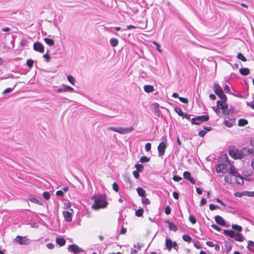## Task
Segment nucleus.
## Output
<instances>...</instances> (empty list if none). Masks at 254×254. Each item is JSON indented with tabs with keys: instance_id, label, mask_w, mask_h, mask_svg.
I'll list each match as a JSON object with an SVG mask.
<instances>
[{
	"instance_id": "obj_1",
	"label": "nucleus",
	"mask_w": 254,
	"mask_h": 254,
	"mask_svg": "<svg viewBox=\"0 0 254 254\" xmlns=\"http://www.w3.org/2000/svg\"><path fill=\"white\" fill-rule=\"evenodd\" d=\"M91 199L94 200L92 208L94 210L106 208L108 205L106 195L97 194L91 196Z\"/></svg>"
},
{
	"instance_id": "obj_2",
	"label": "nucleus",
	"mask_w": 254,
	"mask_h": 254,
	"mask_svg": "<svg viewBox=\"0 0 254 254\" xmlns=\"http://www.w3.org/2000/svg\"><path fill=\"white\" fill-rule=\"evenodd\" d=\"M0 44L5 50H9L14 47V38L11 34H1Z\"/></svg>"
},
{
	"instance_id": "obj_3",
	"label": "nucleus",
	"mask_w": 254,
	"mask_h": 254,
	"mask_svg": "<svg viewBox=\"0 0 254 254\" xmlns=\"http://www.w3.org/2000/svg\"><path fill=\"white\" fill-rule=\"evenodd\" d=\"M219 164L216 166L217 173L220 172L225 174L228 172L227 166L230 164V161L226 154L222 155L218 160Z\"/></svg>"
},
{
	"instance_id": "obj_4",
	"label": "nucleus",
	"mask_w": 254,
	"mask_h": 254,
	"mask_svg": "<svg viewBox=\"0 0 254 254\" xmlns=\"http://www.w3.org/2000/svg\"><path fill=\"white\" fill-rule=\"evenodd\" d=\"M134 129V128L133 127H129L123 128V127H107V130H112L117 132H118L121 134H124L128 133Z\"/></svg>"
},
{
	"instance_id": "obj_5",
	"label": "nucleus",
	"mask_w": 254,
	"mask_h": 254,
	"mask_svg": "<svg viewBox=\"0 0 254 254\" xmlns=\"http://www.w3.org/2000/svg\"><path fill=\"white\" fill-rule=\"evenodd\" d=\"M229 173L232 176L235 177L236 178H239L241 180V182H239L237 179H236V183L237 184H240L242 185H244V179L246 180H248L246 178H245L243 176L241 175L240 173L238 172L236 168L234 166H231L230 167Z\"/></svg>"
},
{
	"instance_id": "obj_6",
	"label": "nucleus",
	"mask_w": 254,
	"mask_h": 254,
	"mask_svg": "<svg viewBox=\"0 0 254 254\" xmlns=\"http://www.w3.org/2000/svg\"><path fill=\"white\" fill-rule=\"evenodd\" d=\"M229 154L234 159H242L241 149L236 148L234 146H232L229 148Z\"/></svg>"
},
{
	"instance_id": "obj_7",
	"label": "nucleus",
	"mask_w": 254,
	"mask_h": 254,
	"mask_svg": "<svg viewBox=\"0 0 254 254\" xmlns=\"http://www.w3.org/2000/svg\"><path fill=\"white\" fill-rule=\"evenodd\" d=\"M213 88L215 93L219 97L220 99L225 100L226 99H227V97L224 94L223 89L218 84L214 83Z\"/></svg>"
},
{
	"instance_id": "obj_8",
	"label": "nucleus",
	"mask_w": 254,
	"mask_h": 254,
	"mask_svg": "<svg viewBox=\"0 0 254 254\" xmlns=\"http://www.w3.org/2000/svg\"><path fill=\"white\" fill-rule=\"evenodd\" d=\"M68 251L74 254H78L79 253L84 252V250L80 247H79L76 244H71L68 246Z\"/></svg>"
},
{
	"instance_id": "obj_9",
	"label": "nucleus",
	"mask_w": 254,
	"mask_h": 254,
	"mask_svg": "<svg viewBox=\"0 0 254 254\" xmlns=\"http://www.w3.org/2000/svg\"><path fill=\"white\" fill-rule=\"evenodd\" d=\"M167 146L166 143L164 141H162L159 143L157 147L158 156L159 157H161L164 155Z\"/></svg>"
},
{
	"instance_id": "obj_10",
	"label": "nucleus",
	"mask_w": 254,
	"mask_h": 254,
	"mask_svg": "<svg viewBox=\"0 0 254 254\" xmlns=\"http://www.w3.org/2000/svg\"><path fill=\"white\" fill-rule=\"evenodd\" d=\"M57 92L58 93H61L63 92H74V89L68 85L63 84L61 86L60 88H59L57 90Z\"/></svg>"
},
{
	"instance_id": "obj_11",
	"label": "nucleus",
	"mask_w": 254,
	"mask_h": 254,
	"mask_svg": "<svg viewBox=\"0 0 254 254\" xmlns=\"http://www.w3.org/2000/svg\"><path fill=\"white\" fill-rule=\"evenodd\" d=\"M33 48L34 50L39 53H43L44 52V47L43 44L39 42H35L33 45Z\"/></svg>"
},
{
	"instance_id": "obj_12",
	"label": "nucleus",
	"mask_w": 254,
	"mask_h": 254,
	"mask_svg": "<svg viewBox=\"0 0 254 254\" xmlns=\"http://www.w3.org/2000/svg\"><path fill=\"white\" fill-rule=\"evenodd\" d=\"M15 240L20 245H28L30 242V240L27 239L26 237L20 236H17L15 238Z\"/></svg>"
},
{
	"instance_id": "obj_13",
	"label": "nucleus",
	"mask_w": 254,
	"mask_h": 254,
	"mask_svg": "<svg viewBox=\"0 0 254 254\" xmlns=\"http://www.w3.org/2000/svg\"><path fill=\"white\" fill-rule=\"evenodd\" d=\"M217 224L224 227H229L230 225L226 223L225 220L220 215H216L214 217Z\"/></svg>"
},
{
	"instance_id": "obj_14",
	"label": "nucleus",
	"mask_w": 254,
	"mask_h": 254,
	"mask_svg": "<svg viewBox=\"0 0 254 254\" xmlns=\"http://www.w3.org/2000/svg\"><path fill=\"white\" fill-rule=\"evenodd\" d=\"M227 99H221V100H219L217 101L216 104L219 107V108L222 110H224V109H227L228 108V104L227 103Z\"/></svg>"
},
{
	"instance_id": "obj_15",
	"label": "nucleus",
	"mask_w": 254,
	"mask_h": 254,
	"mask_svg": "<svg viewBox=\"0 0 254 254\" xmlns=\"http://www.w3.org/2000/svg\"><path fill=\"white\" fill-rule=\"evenodd\" d=\"M183 177L185 179L189 181L191 184H195L196 183L195 179L191 177V174L190 172H184L183 173Z\"/></svg>"
},
{
	"instance_id": "obj_16",
	"label": "nucleus",
	"mask_w": 254,
	"mask_h": 254,
	"mask_svg": "<svg viewBox=\"0 0 254 254\" xmlns=\"http://www.w3.org/2000/svg\"><path fill=\"white\" fill-rule=\"evenodd\" d=\"M209 119V116L208 115H204L201 116H198L196 117V120L197 123H198V125L203 122L208 121Z\"/></svg>"
},
{
	"instance_id": "obj_17",
	"label": "nucleus",
	"mask_w": 254,
	"mask_h": 254,
	"mask_svg": "<svg viewBox=\"0 0 254 254\" xmlns=\"http://www.w3.org/2000/svg\"><path fill=\"white\" fill-rule=\"evenodd\" d=\"M63 215L66 221L70 222L72 221V214L68 211H64Z\"/></svg>"
},
{
	"instance_id": "obj_18",
	"label": "nucleus",
	"mask_w": 254,
	"mask_h": 254,
	"mask_svg": "<svg viewBox=\"0 0 254 254\" xmlns=\"http://www.w3.org/2000/svg\"><path fill=\"white\" fill-rule=\"evenodd\" d=\"M223 234L231 238H234L235 237V232L233 230L225 229L223 230Z\"/></svg>"
},
{
	"instance_id": "obj_19",
	"label": "nucleus",
	"mask_w": 254,
	"mask_h": 254,
	"mask_svg": "<svg viewBox=\"0 0 254 254\" xmlns=\"http://www.w3.org/2000/svg\"><path fill=\"white\" fill-rule=\"evenodd\" d=\"M123 180L129 188H132V183L128 175L124 176Z\"/></svg>"
},
{
	"instance_id": "obj_20",
	"label": "nucleus",
	"mask_w": 254,
	"mask_h": 254,
	"mask_svg": "<svg viewBox=\"0 0 254 254\" xmlns=\"http://www.w3.org/2000/svg\"><path fill=\"white\" fill-rule=\"evenodd\" d=\"M56 244L60 247H63L65 244V240L62 237H57L56 239Z\"/></svg>"
},
{
	"instance_id": "obj_21",
	"label": "nucleus",
	"mask_w": 254,
	"mask_h": 254,
	"mask_svg": "<svg viewBox=\"0 0 254 254\" xmlns=\"http://www.w3.org/2000/svg\"><path fill=\"white\" fill-rule=\"evenodd\" d=\"M224 124L226 127H233L235 124V119L229 118L228 120H225Z\"/></svg>"
},
{
	"instance_id": "obj_22",
	"label": "nucleus",
	"mask_w": 254,
	"mask_h": 254,
	"mask_svg": "<svg viewBox=\"0 0 254 254\" xmlns=\"http://www.w3.org/2000/svg\"><path fill=\"white\" fill-rule=\"evenodd\" d=\"M166 223H168V227L170 230L176 232L178 230L177 226L173 223L170 222L169 220L165 221Z\"/></svg>"
},
{
	"instance_id": "obj_23",
	"label": "nucleus",
	"mask_w": 254,
	"mask_h": 254,
	"mask_svg": "<svg viewBox=\"0 0 254 254\" xmlns=\"http://www.w3.org/2000/svg\"><path fill=\"white\" fill-rule=\"evenodd\" d=\"M234 240L236 241L242 242H243L245 240V238L244 236L240 233H235V237L234 238Z\"/></svg>"
},
{
	"instance_id": "obj_24",
	"label": "nucleus",
	"mask_w": 254,
	"mask_h": 254,
	"mask_svg": "<svg viewBox=\"0 0 254 254\" xmlns=\"http://www.w3.org/2000/svg\"><path fill=\"white\" fill-rule=\"evenodd\" d=\"M136 191L139 196L143 197L146 196L145 190L141 187H138L136 189Z\"/></svg>"
},
{
	"instance_id": "obj_25",
	"label": "nucleus",
	"mask_w": 254,
	"mask_h": 254,
	"mask_svg": "<svg viewBox=\"0 0 254 254\" xmlns=\"http://www.w3.org/2000/svg\"><path fill=\"white\" fill-rule=\"evenodd\" d=\"M143 89L144 91L148 93L153 92L155 90L153 86L151 85H144L143 87Z\"/></svg>"
},
{
	"instance_id": "obj_26",
	"label": "nucleus",
	"mask_w": 254,
	"mask_h": 254,
	"mask_svg": "<svg viewBox=\"0 0 254 254\" xmlns=\"http://www.w3.org/2000/svg\"><path fill=\"white\" fill-rule=\"evenodd\" d=\"M173 242L170 239H166L165 241L166 248L169 251H171L172 249Z\"/></svg>"
},
{
	"instance_id": "obj_27",
	"label": "nucleus",
	"mask_w": 254,
	"mask_h": 254,
	"mask_svg": "<svg viewBox=\"0 0 254 254\" xmlns=\"http://www.w3.org/2000/svg\"><path fill=\"white\" fill-rule=\"evenodd\" d=\"M239 72L242 75L246 76L249 74L250 70L248 68L243 67L240 69Z\"/></svg>"
},
{
	"instance_id": "obj_28",
	"label": "nucleus",
	"mask_w": 254,
	"mask_h": 254,
	"mask_svg": "<svg viewBox=\"0 0 254 254\" xmlns=\"http://www.w3.org/2000/svg\"><path fill=\"white\" fill-rule=\"evenodd\" d=\"M110 45L113 47H116L118 46L119 44V41L117 38H112L110 40Z\"/></svg>"
},
{
	"instance_id": "obj_29",
	"label": "nucleus",
	"mask_w": 254,
	"mask_h": 254,
	"mask_svg": "<svg viewBox=\"0 0 254 254\" xmlns=\"http://www.w3.org/2000/svg\"><path fill=\"white\" fill-rule=\"evenodd\" d=\"M248 124V121L245 119H240L238 121V125L239 127H244Z\"/></svg>"
},
{
	"instance_id": "obj_30",
	"label": "nucleus",
	"mask_w": 254,
	"mask_h": 254,
	"mask_svg": "<svg viewBox=\"0 0 254 254\" xmlns=\"http://www.w3.org/2000/svg\"><path fill=\"white\" fill-rule=\"evenodd\" d=\"M232 228L234 231H236L237 233H240L243 230L242 227L237 224H232Z\"/></svg>"
},
{
	"instance_id": "obj_31",
	"label": "nucleus",
	"mask_w": 254,
	"mask_h": 254,
	"mask_svg": "<svg viewBox=\"0 0 254 254\" xmlns=\"http://www.w3.org/2000/svg\"><path fill=\"white\" fill-rule=\"evenodd\" d=\"M45 42L48 45L50 46H53L54 45L55 41L53 39L49 38H45L44 39Z\"/></svg>"
},
{
	"instance_id": "obj_32",
	"label": "nucleus",
	"mask_w": 254,
	"mask_h": 254,
	"mask_svg": "<svg viewBox=\"0 0 254 254\" xmlns=\"http://www.w3.org/2000/svg\"><path fill=\"white\" fill-rule=\"evenodd\" d=\"M247 191H246V190L243 191H242V192L237 191V192H235L234 193V195L236 197H241L243 195L247 196Z\"/></svg>"
},
{
	"instance_id": "obj_33",
	"label": "nucleus",
	"mask_w": 254,
	"mask_h": 254,
	"mask_svg": "<svg viewBox=\"0 0 254 254\" xmlns=\"http://www.w3.org/2000/svg\"><path fill=\"white\" fill-rule=\"evenodd\" d=\"M169 9H170V11L173 15H176V16L179 15V14H180L179 11L178 10H177L175 7H174L173 6H171L169 8Z\"/></svg>"
},
{
	"instance_id": "obj_34",
	"label": "nucleus",
	"mask_w": 254,
	"mask_h": 254,
	"mask_svg": "<svg viewBox=\"0 0 254 254\" xmlns=\"http://www.w3.org/2000/svg\"><path fill=\"white\" fill-rule=\"evenodd\" d=\"M49 52L50 50L47 49L46 53L43 56V57L45 61L47 63L49 62L51 59V58L49 54Z\"/></svg>"
},
{
	"instance_id": "obj_35",
	"label": "nucleus",
	"mask_w": 254,
	"mask_h": 254,
	"mask_svg": "<svg viewBox=\"0 0 254 254\" xmlns=\"http://www.w3.org/2000/svg\"><path fill=\"white\" fill-rule=\"evenodd\" d=\"M182 238L184 241L187 242L188 243H190L192 240L191 237L188 234L183 235L182 236Z\"/></svg>"
},
{
	"instance_id": "obj_36",
	"label": "nucleus",
	"mask_w": 254,
	"mask_h": 254,
	"mask_svg": "<svg viewBox=\"0 0 254 254\" xmlns=\"http://www.w3.org/2000/svg\"><path fill=\"white\" fill-rule=\"evenodd\" d=\"M135 167L136 168V171H137L140 172H142L144 170V166L141 164L137 163L135 165Z\"/></svg>"
},
{
	"instance_id": "obj_37",
	"label": "nucleus",
	"mask_w": 254,
	"mask_h": 254,
	"mask_svg": "<svg viewBox=\"0 0 254 254\" xmlns=\"http://www.w3.org/2000/svg\"><path fill=\"white\" fill-rule=\"evenodd\" d=\"M143 209L140 208L136 210L135 214L137 217H142L143 214Z\"/></svg>"
},
{
	"instance_id": "obj_38",
	"label": "nucleus",
	"mask_w": 254,
	"mask_h": 254,
	"mask_svg": "<svg viewBox=\"0 0 254 254\" xmlns=\"http://www.w3.org/2000/svg\"><path fill=\"white\" fill-rule=\"evenodd\" d=\"M150 160V157H148L146 156H142L140 157L139 161L142 163H144L149 162Z\"/></svg>"
},
{
	"instance_id": "obj_39",
	"label": "nucleus",
	"mask_w": 254,
	"mask_h": 254,
	"mask_svg": "<svg viewBox=\"0 0 254 254\" xmlns=\"http://www.w3.org/2000/svg\"><path fill=\"white\" fill-rule=\"evenodd\" d=\"M247 148L244 147L241 149V154H242V159H243L245 156H249L248 152L247 151Z\"/></svg>"
},
{
	"instance_id": "obj_40",
	"label": "nucleus",
	"mask_w": 254,
	"mask_h": 254,
	"mask_svg": "<svg viewBox=\"0 0 254 254\" xmlns=\"http://www.w3.org/2000/svg\"><path fill=\"white\" fill-rule=\"evenodd\" d=\"M254 242L251 240H249L248 241V246H247L248 250L251 252H253L252 247H254Z\"/></svg>"
},
{
	"instance_id": "obj_41",
	"label": "nucleus",
	"mask_w": 254,
	"mask_h": 254,
	"mask_svg": "<svg viewBox=\"0 0 254 254\" xmlns=\"http://www.w3.org/2000/svg\"><path fill=\"white\" fill-rule=\"evenodd\" d=\"M225 182L226 183H228L231 184L233 183L232 179L231 177H230L229 175H226L224 177Z\"/></svg>"
},
{
	"instance_id": "obj_42",
	"label": "nucleus",
	"mask_w": 254,
	"mask_h": 254,
	"mask_svg": "<svg viewBox=\"0 0 254 254\" xmlns=\"http://www.w3.org/2000/svg\"><path fill=\"white\" fill-rule=\"evenodd\" d=\"M139 76L143 79H146L147 77V73L142 70L139 71Z\"/></svg>"
},
{
	"instance_id": "obj_43",
	"label": "nucleus",
	"mask_w": 254,
	"mask_h": 254,
	"mask_svg": "<svg viewBox=\"0 0 254 254\" xmlns=\"http://www.w3.org/2000/svg\"><path fill=\"white\" fill-rule=\"evenodd\" d=\"M67 80L72 84L74 85L75 82V78L72 75H69L67 76Z\"/></svg>"
},
{
	"instance_id": "obj_44",
	"label": "nucleus",
	"mask_w": 254,
	"mask_h": 254,
	"mask_svg": "<svg viewBox=\"0 0 254 254\" xmlns=\"http://www.w3.org/2000/svg\"><path fill=\"white\" fill-rule=\"evenodd\" d=\"M174 110L180 117H182L184 114V113L182 111V110L178 107H175L174 108Z\"/></svg>"
},
{
	"instance_id": "obj_45",
	"label": "nucleus",
	"mask_w": 254,
	"mask_h": 254,
	"mask_svg": "<svg viewBox=\"0 0 254 254\" xmlns=\"http://www.w3.org/2000/svg\"><path fill=\"white\" fill-rule=\"evenodd\" d=\"M237 58L243 62H246L247 61L246 58L241 53L238 54Z\"/></svg>"
},
{
	"instance_id": "obj_46",
	"label": "nucleus",
	"mask_w": 254,
	"mask_h": 254,
	"mask_svg": "<svg viewBox=\"0 0 254 254\" xmlns=\"http://www.w3.org/2000/svg\"><path fill=\"white\" fill-rule=\"evenodd\" d=\"M33 203H36L41 205H43V202L41 198L39 199L34 197H33Z\"/></svg>"
},
{
	"instance_id": "obj_47",
	"label": "nucleus",
	"mask_w": 254,
	"mask_h": 254,
	"mask_svg": "<svg viewBox=\"0 0 254 254\" xmlns=\"http://www.w3.org/2000/svg\"><path fill=\"white\" fill-rule=\"evenodd\" d=\"M211 108L218 116H219L220 112L219 109L220 108L218 105H217V104L215 106H212Z\"/></svg>"
},
{
	"instance_id": "obj_48",
	"label": "nucleus",
	"mask_w": 254,
	"mask_h": 254,
	"mask_svg": "<svg viewBox=\"0 0 254 254\" xmlns=\"http://www.w3.org/2000/svg\"><path fill=\"white\" fill-rule=\"evenodd\" d=\"M142 203L145 205H148L150 204V201L145 197H142L141 198Z\"/></svg>"
},
{
	"instance_id": "obj_49",
	"label": "nucleus",
	"mask_w": 254,
	"mask_h": 254,
	"mask_svg": "<svg viewBox=\"0 0 254 254\" xmlns=\"http://www.w3.org/2000/svg\"><path fill=\"white\" fill-rule=\"evenodd\" d=\"M43 196L46 200H49L51 197V194L49 192L44 191L43 193Z\"/></svg>"
},
{
	"instance_id": "obj_50",
	"label": "nucleus",
	"mask_w": 254,
	"mask_h": 254,
	"mask_svg": "<svg viewBox=\"0 0 254 254\" xmlns=\"http://www.w3.org/2000/svg\"><path fill=\"white\" fill-rule=\"evenodd\" d=\"M193 246L196 249H199L202 248V246L200 243V242L198 241L193 240Z\"/></svg>"
},
{
	"instance_id": "obj_51",
	"label": "nucleus",
	"mask_w": 254,
	"mask_h": 254,
	"mask_svg": "<svg viewBox=\"0 0 254 254\" xmlns=\"http://www.w3.org/2000/svg\"><path fill=\"white\" fill-rule=\"evenodd\" d=\"M189 221H190V222L191 223H192V224H194L196 223V220L195 217L193 215H190L189 216Z\"/></svg>"
},
{
	"instance_id": "obj_52",
	"label": "nucleus",
	"mask_w": 254,
	"mask_h": 254,
	"mask_svg": "<svg viewBox=\"0 0 254 254\" xmlns=\"http://www.w3.org/2000/svg\"><path fill=\"white\" fill-rule=\"evenodd\" d=\"M225 244L226 248V252H227V253L230 252L231 251V250H232V246L230 245V243H228V242L226 241L225 242Z\"/></svg>"
},
{
	"instance_id": "obj_53",
	"label": "nucleus",
	"mask_w": 254,
	"mask_h": 254,
	"mask_svg": "<svg viewBox=\"0 0 254 254\" xmlns=\"http://www.w3.org/2000/svg\"><path fill=\"white\" fill-rule=\"evenodd\" d=\"M113 189L116 192H118L119 190V187L116 182H114L112 185Z\"/></svg>"
},
{
	"instance_id": "obj_54",
	"label": "nucleus",
	"mask_w": 254,
	"mask_h": 254,
	"mask_svg": "<svg viewBox=\"0 0 254 254\" xmlns=\"http://www.w3.org/2000/svg\"><path fill=\"white\" fill-rule=\"evenodd\" d=\"M164 212H165V214H166L167 215L170 214V213L171 212V208L169 206V205H167L165 207V209H164Z\"/></svg>"
},
{
	"instance_id": "obj_55",
	"label": "nucleus",
	"mask_w": 254,
	"mask_h": 254,
	"mask_svg": "<svg viewBox=\"0 0 254 254\" xmlns=\"http://www.w3.org/2000/svg\"><path fill=\"white\" fill-rule=\"evenodd\" d=\"M153 45H154L156 47V50L161 53L162 52V50L160 48V45L159 43H158L156 41H153Z\"/></svg>"
},
{
	"instance_id": "obj_56",
	"label": "nucleus",
	"mask_w": 254,
	"mask_h": 254,
	"mask_svg": "<svg viewBox=\"0 0 254 254\" xmlns=\"http://www.w3.org/2000/svg\"><path fill=\"white\" fill-rule=\"evenodd\" d=\"M151 148V144L149 142L146 143L145 145V149L147 152L150 151Z\"/></svg>"
},
{
	"instance_id": "obj_57",
	"label": "nucleus",
	"mask_w": 254,
	"mask_h": 254,
	"mask_svg": "<svg viewBox=\"0 0 254 254\" xmlns=\"http://www.w3.org/2000/svg\"><path fill=\"white\" fill-rule=\"evenodd\" d=\"M179 99L181 102L185 104H188L189 102L188 99L185 97H179Z\"/></svg>"
},
{
	"instance_id": "obj_58",
	"label": "nucleus",
	"mask_w": 254,
	"mask_h": 254,
	"mask_svg": "<svg viewBox=\"0 0 254 254\" xmlns=\"http://www.w3.org/2000/svg\"><path fill=\"white\" fill-rule=\"evenodd\" d=\"M218 208H219V206L218 205H216L213 204H210L209 205V209L210 210L212 211Z\"/></svg>"
},
{
	"instance_id": "obj_59",
	"label": "nucleus",
	"mask_w": 254,
	"mask_h": 254,
	"mask_svg": "<svg viewBox=\"0 0 254 254\" xmlns=\"http://www.w3.org/2000/svg\"><path fill=\"white\" fill-rule=\"evenodd\" d=\"M247 151L248 152V155H251L252 156L254 155V148H247Z\"/></svg>"
},
{
	"instance_id": "obj_60",
	"label": "nucleus",
	"mask_w": 254,
	"mask_h": 254,
	"mask_svg": "<svg viewBox=\"0 0 254 254\" xmlns=\"http://www.w3.org/2000/svg\"><path fill=\"white\" fill-rule=\"evenodd\" d=\"M182 179V177L178 175H174L173 177V180L175 182H179Z\"/></svg>"
},
{
	"instance_id": "obj_61",
	"label": "nucleus",
	"mask_w": 254,
	"mask_h": 254,
	"mask_svg": "<svg viewBox=\"0 0 254 254\" xmlns=\"http://www.w3.org/2000/svg\"><path fill=\"white\" fill-rule=\"evenodd\" d=\"M211 227L213 228L214 229L216 230L217 231H221V228L219 226H217V225L215 224H212L211 225Z\"/></svg>"
},
{
	"instance_id": "obj_62",
	"label": "nucleus",
	"mask_w": 254,
	"mask_h": 254,
	"mask_svg": "<svg viewBox=\"0 0 254 254\" xmlns=\"http://www.w3.org/2000/svg\"><path fill=\"white\" fill-rule=\"evenodd\" d=\"M26 64L30 70L32 68V59L27 60Z\"/></svg>"
},
{
	"instance_id": "obj_63",
	"label": "nucleus",
	"mask_w": 254,
	"mask_h": 254,
	"mask_svg": "<svg viewBox=\"0 0 254 254\" xmlns=\"http://www.w3.org/2000/svg\"><path fill=\"white\" fill-rule=\"evenodd\" d=\"M207 203V201L206 199L204 197H202L200 200L199 206H203V205H205Z\"/></svg>"
},
{
	"instance_id": "obj_64",
	"label": "nucleus",
	"mask_w": 254,
	"mask_h": 254,
	"mask_svg": "<svg viewBox=\"0 0 254 254\" xmlns=\"http://www.w3.org/2000/svg\"><path fill=\"white\" fill-rule=\"evenodd\" d=\"M206 134V131H205L204 130H201L198 132V135L201 137H203Z\"/></svg>"
}]
</instances>
